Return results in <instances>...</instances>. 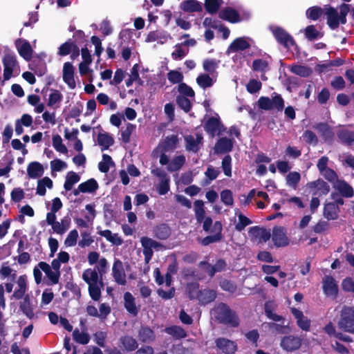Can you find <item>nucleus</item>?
Returning <instances> with one entry per match:
<instances>
[{
    "instance_id": "1",
    "label": "nucleus",
    "mask_w": 354,
    "mask_h": 354,
    "mask_svg": "<svg viewBox=\"0 0 354 354\" xmlns=\"http://www.w3.org/2000/svg\"><path fill=\"white\" fill-rule=\"evenodd\" d=\"M82 279L88 286V293L91 299L99 301L104 287L102 277L95 269L88 268L83 272Z\"/></svg>"
},
{
    "instance_id": "2",
    "label": "nucleus",
    "mask_w": 354,
    "mask_h": 354,
    "mask_svg": "<svg viewBox=\"0 0 354 354\" xmlns=\"http://www.w3.org/2000/svg\"><path fill=\"white\" fill-rule=\"evenodd\" d=\"M178 140L176 136L172 135L165 138L164 140L160 142L158 146L153 150V156L159 157L160 164L165 165L169 162V157L166 153L172 151L176 149Z\"/></svg>"
},
{
    "instance_id": "3",
    "label": "nucleus",
    "mask_w": 354,
    "mask_h": 354,
    "mask_svg": "<svg viewBox=\"0 0 354 354\" xmlns=\"http://www.w3.org/2000/svg\"><path fill=\"white\" fill-rule=\"evenodd\" d=\"M214 313L217 319L221 322L236 327L239 324V320L236 313L224 304H219L214 310Z\"/></svg>"
},
{
    "instance_id": "4",
    "label": "nucleus",
    "mask_w": 354,
    "mask_h": 354,
    "mask_svg": "<svg viewBox=\"0 0 354 354\" xmlns=\"http://www.w3.org/2000/svg\"><path fill=\"white\" fill-rule=\"evenodd\" d=\"M219 17L229 22L238 23L249 19L251 17V13L245 9L240 8L236 10L232 8L227 7L220 12Z\"/></svg>"
},
{
    "instance_id": "5",
    "label": "nucleus",
    "mask_w": 354,
    "mask_h": 354,
    "mask_svg": "<svg viewBox=\"0 0 354 354\" xmlns=\"http://www.w3.org/2000/svg\"><path fill=\"white\" fill-rule=\"evenodd\" d=\"M270 30L276 40L287 49L296 48L295 42L292 37L284 29L277 26H270Z\"/></svg>"
},
{
    "instance_id": "6",
    "label": "nucleus",
    "mask_w": 354,
    "mask_h": 354,
    "mask_svg": "<svg viewBox=\"0 0 354 354\" xmlns=\"http://www.w3.org/2000/svg\"><path fill=\"white\" fill-rule=\"evenodd\" d=\"M339 325L346 331L354 333V308H345L343 310Z\"/></svg>"
},
{
    "instance_id": "7",
    "label": "nucleus",
    "mask_w": 354,
    "mask_h": 354,
    "mask_svg": "<svg viewBox=\"0 0 354 354\" xmlns=\"http://www.w3.org/2000/svg\"><path fill=\"white\" fill-rule=\"evenodd\" d=\"M4 73L3 76L6 80H9L12 75L19 74V69L17 60L15 57L8 55L3 57Z\"/></svg>"
},
{
    "instance_id": "8",
    "label": "nucleus",
    "mask_w": 354,
    "mask_h": 354,
    "mask_svg": "<svg viewBox=\"0 0 354 354\" xmlns=\"http://www.w3.org/2000/svg\"><path fill=\"white\" fill-rule=\"evenodd\" d=\"M248 234L252 241L259 243H266L271 237L269 230L257 226L251 227Z\"/></svg>"
},
{
    "instance_id": "9",
    "label": "nucleus",
    "mask_w": 354,
    "mask_h": 354,
    "mask_svg": "<svg viewBox=\"0 0 354 354\" xmlns=\"http://www.w3.org/2000/svg\"><path fill=\"white\" fill-rule=\"evenodd\" d=\"M140 243L143 248V254L145 256V261L148 263L153 256V249L159 246V243L147 236H143L140 239Z\"/></svg>"
},
{
    "instance_id": "10",
    "label": "nucleus",
    "mask_w": 354,
    "mask_h": 354,
    "mask_svg": "<svg viewBox=\"0 0 354 354\" xmlns=\"http://www.w3.org/2000/svg\"><path fill=\"white\" fill-rule=\"evenodd\" d=\"M216 348L225 354H233L237 350L235 342L224 337H219L215 340Z\"/></svg>"
},
{
    "instance_id": "11",
    "label": "nucleus",
    "mask_w": 354,
    "mask_h": 354,
    "mask_svg": "<svg viewBox=\"0 0 354 354\" xmlns=\"http://www.w3.org/2000/svg\"><path fill=\"white\" fill-rule=\"evenodd\" d=\"M253 41L247 37H239L234 39L227 48V53L238 52L250 48Z\"/></svg>"
},
{
    "instance_id": "12",
    "label": "nucleus",
    "mask_w": 354,
    "mask_h": 354,
    "mask_svg": "<svg viewBox=\"0 0 354 354\" xmlns=\"http://www.w3.org/2000/svg\"><path fill=\"white\" fill-rule=\"evenodd\" d=\"M172 39L171 35L165 30H156L150 32L145 39L147 43L158 41L160 44H165Z\"/></svg>"
},
{
    "instance_id": "13",
    "label": "nucleus",
    "mask_w": 354,
    "mask_h": 354,
    "mask_svg": "<svg viewBox=\"0 0 354 354\" xmlns=\"http://www.w3.org/2000/svg\"><path fill=\"white\" fill-rule=\"evenodd\" d=\"M272 240L275 246L284 247L289 244V239L286 236V230L281 227H276L272 230Z\"/></svg>"
},
{
    "instance_id": "14",
    "label": "nucleus",
    "mask_w": 354,
    "mask_h": 354,
    "mask_svg": "<svg viewBox=\"0 0 354 354\" xmlns=\"http://www.w3.org/2000/svg\"><path fill=\"white\" fill-rule=\"evenodd\" d=\"M112 274L115 281L120 285L126 283V274L122 262L119 259H115L112 267Z\"/></svg>"
},
{
    "instance_id": "15",
    "label": "nucleus",
    "mask_w": 354,
    "mask_h": 354,
    "mask_svg": "<svg viewBox=\"0 0 354 354\" xmlns=\"http://www.w3.org/2000/svg\"><path fill=\"white\" fill-rule=\"evenodd\" d=\"M301 344V339L292 335L284 337L280 343L281 347L287 352H292L299 348Z\"/></svg>"
},
{
    "instance_id": "16",
    "label": "nucleus",
    "mask_w": 354,
    "mask_h": 354,
    "mask_svg": "<svg viewBox=\"0 0 354 354\" xmlns=\"http://www.w3.org/2000/svg\"><path fill=\"white\" fill-rule=\"evenodd\" d=\"M324 15L326 16L328 26L333 30L337 28L341 23L340 16L338 15L337 10L331 7L325 6Z\"/></svg>"
},
{
    "instance_id": "17",
    "label": "nucleus",
    "mask_w": 354,
    "mask_h": 354,
    "mask_svg": "<svg viewBox=\"0 0 354 354\" xmlns=\"http://www.w3.org/2000/svg\"><path fill=\"white\" fill-rule=\"evenodd\" d=\"M306 187L310 189L313 195H325L329 192V186L322 179L308 183Z\"/></svg>"
},
{
    "instance_id": "18",
    "label": "nucleus",
    "mask_w": 354,
    "mask_h": 354,
    "mask_svg": "<svg viewBox=\"0 0 354 354\" xmlns=\"http://www.w3.org/2000/svg\"><path fill=\"white\" fill-rule=\"evenodd\" d=\"M323 290L325 295L328 297L335 298L338 292L337 285L334 279L326 276L322 281Z\"/></svg>"
},
{
    "instance_id": "19",
    "label": "nucleus",
    "mask_w": 354,
    "mask_h": 354,
    "mask_svg": "<svg viewBox=\"0 0 354 354\" xmlns=\"http://www.w3.org/2000/svg\"><path fill=\"white\" fill-rule=\"evenodd\" d=\"M19 54L26 60L28 61L32 58V49L30 43L23 39H19L15 42Z\"/></svg>"
},
{
    "instance_id": "20",
    "label": "nucleus",
    "mask_w": 354,
    "mask_h": 354,
    "mask_svg": "<svg viewBox=\"0 0 354 354\" xmlns=\"http://www.w3.org/2000/svg\"><path fill=\"white\" fill-rule=\"evenodd\" d=\"M63 80L70 88H75L74 67L70 62H66L63 66Z\"/></svg>"
},
{
    "instance_id": "21",
    "label": "nucleus",
    "mask_w": 354,
    "mask_h": 354,
    "mask_svg": "<svg viewBox=\"0 0 354 354\" xmlns=\"http://www.w3.org/2000/svg\"><path fill=\"white\" fill-rule=\"evenodd\" d=\"M38 266L46 274L47 278L50 281L52 284H57L59 282L60 271H56L51 268L50 266L46 262H39Z\"/></svg>"
},
{
    "instance_id": "22",
    "label": "nucleus",
    "mask_w": 354,
    "mask_h": 354,
    "mask_svg": "<svg viewBox=\"0 0 354 354\" xmlns=\"http://www.w3.org/2000/svg\"><path fill=\"white\" fill-rule=\"evenodd\" d=\"M63 98V94L59 90L52 88L47 100V106L57 109L60 107Z\"/></svg>"
},
{
    "instance_id": "23",
    "label": "nucleus",
    "mask_w": 354,
    "mask_h": 354,
    "mask_svg": "<svg viewBox=\"0 0 354 354\" xmlns=\"http://www.w3.org/2000/svg\"><path fill=\"white\" fill-rule=\"evenodd\" d=\"M205 128L209 135L214 136L221 133L223 125L218 118L212 117L207 121Z\"/></svg>"
},
{
    "instance_id": "24",
    "label": "nucleus",
    "mask_w": 354,
    "mask_h": 354,
    "mask_svg": "<svg viewBox=\"0 0 354 354\" xmlns=\"http://www.w3.org/2000/svg\"><path fill=\"white\" fill-rule=\"evenodd\" d=\"M71 223V218L66 216L63 217L60 221H56L51 227L54 233L62 235L70 228Z\"/></svg>"
},
{
    "instance_id": "25",
    "label": "nucleus",
    "mask_w": 354,
    "mask_h": 354,
    "mask_svg": "<svg viewBox=\"0 0 354 354\" xmlns=\"http://www.w3.org/2000/svg\"><path fill=\"white\" fill-rule=\"evenodd\" d=\"M197 84L202 88H209L216 82V76L209 73H200L196 77Z\"/></svg>"
},
{
    "instance_id": "26",
    "label": "nucleus",
    "mask_w": 354,
    "mask_h": 354,
    "mask_svg": "<svg viewBox=\"0 0 354 354\" xmlns=\"http://www.w3.org/2000/svg\"><path fill=\"white\" fill-rule=\"evenodd\" d=\"M17 287L12 295L17 299H21L27 290V277L21 275L17 279Z\"/></svg>"
},
{
    "instance_id": "27",
    "label": "nucleus",
    "mask_w": 354,
    "mask_h": 354,
    "mask_svg": "<svg viewBox=\"0 0 354 354\" xmlns=\"http://www.w3.org/2000/svg\"><path fill=\"white\" fill-rule=\"evenodd\" d=\"M44 167L39 162H31L27 167V174L30 178H39L44 174Z\"/></svg>"
},
{
    "instance_id": "28",
    "label": "nucleus",
    "mask_w": 354,
    "mask_h": 354,
    "mask_svg": "<svg viewBox=\"0 0 354 354\" xmlns=\"http://www.w3.org/2000/svg\"><path fill=\"white\" fill-rule=\"evenodd\" d=\"M292 313L297 319V323L299 327L303 330H309L310 326V319L307 317H305L301 311L296 308H292Z\"/></svg>"
},
{
    "instance_id": "29",
    "label": "nucleus",
    "mask_w": 354,
    "mask_h": 354,
    "mask_svg": "<svg viewBox=\"0 0 354 354\" xmlns=\"http://www.w3.org/2000/svg\"><path fill=\"white\" fill-rule=\"evenodd\" d=\"M32 124V118L29 114H23L20 119H18L15 122V133L17 136H20L23 133L24 129L23 126L29 127Z\"/></svg>"
},
{
    "instance_id": "30",
    "label": "nucleus",
    "mask_w": 354,
    "mask_h": 354,
    "mask_svg": "<svg viewBox=\"0 0 354 354\" xmlns=\"http://www.w3.org/2000/svg\"><path fill=\"white\" fill-rule=\"evenodd\" d=\"M333 187L337 189L343 196L350 198L353 196V189L346 182L342 180H337Z\"/></svg>"
},
{
    "instance_id": "31",
    "label": "nucleus",
    "mask_w": 354,
    "mask_h": 354,
    "mask_svg": "<svg viewBox=\"0 0 354 354\" xmlns=\"http://www.w3.org/2000/svg\"><path fill=\"white\" fill-rule=\"evenodd\" d=\"M222 230V225L221 223L218 221H216L214 223L213 227H212V232L215 233L214 235L212 236H208L204 238L201 243L204 245H207L211 243H214L216 241H218L221 239V232Z\"/></svg>"
},
{
    "instance_id": "32",
    "label": "nucleus",
    "mask_w": 354,
    "mask_h": 354,
    "mask_svg": "<svg viewBox=\"0 0 354 354\" xmlns=\"http://www.w3.org/2000/svg\"><path fill=\"white\" fill-rule=\"evenodd\" d=\"M180 9L187 12L202 10V3L196 0H184L180 3Z\"/></svg>"
},
{
    "instance_id": "33",
    "label": "nucleus",
    "mask_w": 354,
    "mask_h": 354,
    "mask_svg": "<svg viewBox=\"0 0 354 354\" xmlns=\"http://www.w3.org/2000/svg\"><path fill=\"white\" fill-rule=\"evenodd\" d=\"M203 136L201 134L195 136H187L185 138L186 141V148L189 151L196 152L198 150L199 144L201 142Z\"/></svg>"
},
{
    "instance_id": "34",
    "label": "nucleus",
    "mask_w": 354,
    "mask_h": 354,
    "mask_svg": "<svg viewBox=\"0 0 354 354\" xmlns=\"http://www.w3.org/2000/svg\"><path fill=\"white\" fill-rule=\"evenodd\" d=\"M97 142L103 151L112 146L113 145L114 140L110 134L102 131L98 133L97 137Z\"/></svg>"
},
{
    "instance_id": "35",
    "label": "nucleus",
    "mask_w": 354,
    "mask_h": 354,
    "mask_svg": "<svg viewBox=\"0 0 354 354\" xmlns=\"http://www.w3.org/2000/svg\"><path fill=\"white\" fill-rule=\"evenodd\" d=\"M232 146L233 142L232 139L222 138L216 144L214 151L217 153H226L231 151Z\"/></svg>"
},
{
    "instance_id": "36",
    "label": "nucleus",
    "mask_w": 354,
    "mask_h": 354,
    "mask_svg": "<svg viewBox=\"0 0 354 354\" xmlns=\"http://www.w3.org/2000/svg\"><path fill=\"white\" fill-rule=\"evenodd\" d=\"M200 266L203 267L204 270L212 277L216 272L222 271L225 268L226 263L223 260H218L213 266L205 262H201Z\"/></svg>"
},
{
    "instance_id": "37",
    "label": "nucleus",
    "mask_w": 354,
    "mask_h": 354,
    "mask_svg": "<svg viewBox=\"0 0 354 354\" xmlns=\"http://www.w3.org/2000/svg\"><path fill=\"white\" fill-rule=\"evenodd\" d=\"M53 181L48 177H44L37 181L36 194L39 196H44L46 193V189H52Z\"/></svg>"
},
{
    "instance_id": "38",
    "label": "nucleus",
    "mask_w": 354,
    "mask_h": 354,
    "mask_svg": "<svg viewBox=\"0 0 354 354\" xmlns=\"http://www.w3.org/2000/svg\"><path fill=\"white\" fill-rule=\"evenodd\" d=\"M219 64L220 60L218 59L207 58L203 61V68L207 73L214 75Z\"/></svg>"
},
{
    "instance_id": "39",
    "label": "nucleus",
    "mask_w": 354,
    "mask_h": 354,
    "mask_svg": "<svg viewBox=\"0 0 354 354\" xmlns=\"http://www.w3.org/2000/svg\"><path fill=\"white\" fill-rule=\"evenodd\" d=\"M50 167L51 171V175L55 176L57 172L66 170L68 167V165L66 162L59 158H55L50 162Z\"/></svg>"
},
{
    "instance_id": "40",
    "label": "nucleus",
    "mask_w": 354,
    "mask_h": 354,
    "mask_svg": "<svg viewBox=\"0 0 354 354\" xmlns=\"http://www.w3.org/2000/svg\"><path fill=\"white\" fill-rule=\"evenodd\" d=\"M0 277L1 279L14 281L17 279V272L6 264H3L0 268Z\"/></svg>"
},
{
    "instance_id": "41",
    "label": "nucleus",
    "mask_w": 354,
    "mask_h": 354,
    "mask_svg": "<svg viewBox=\"0 0 354 354\" xmlns=\"http://www.w3.org/2000/svg\"><path fill=\"white\" fill-rule=\"evenodd\" d=\"M124 306L127 310L133 315H136L138 313V308L136 306L134 298L129 292H126L124 295Z\"/></svg>"
},
{
    "instance_id": "42",
    "label": "nucleus",
    "mask_w": 354,
    "mask_h": 354,
    "mask_svg": "<svg viewBox=\"0 0 354 354\" xmlns=\"http://www.w3.org/2000/svg\"><path fill=\"white\" fill-rule=\"evenodd\" d=\"M235 214L238 217V221H235V228L236 230L241 232L242 231L246 226L251 224V221L244 216L239 209H235Z\"/></svg>"
},
{
    "instance_id": "43",
    "label": "nucleus",
    "mask_w": 354,
    "mask_h": 354,
    "mask_svg": "<svg viewBox=\"0 0 354 354\" xmlns=\"http://www.w3.org/2000/svg\"><path fill=\"white\" fill-rule=\"evenodd\" d=\"M185 162V157L183 155L174 157L171 161L169 160L167 169L169 171H175L180 169Z\"/></svg>"
},
{
    "instance_id": "44",
    "label": "nucleus",
    "mask_w": 354,
    "mask_h": 354,
    "mask_svg": "<svg viewBox=\"0 0 354 354\" xmlns=\"http://www.w3.org/2000/svg\"><path fill=\"white\" fill-rule=\"evenodd\" d=\"M98 187L97 181L93 179H89L87 181L81 183L78 186L79 190L82 193H91L95 192Z\"/></svg>"
},
{
    "instance_id": "45",
    "label": "nucleus",
    "mask_w": 354,
    "mask_h": 354,
    "mask_svg": "<svg viewBox=\"0 0 354 354\" xmlns=\"http://www.w3.org/2000/svg\"><path fill=\"white\" fill-rule=\"evenodd\" d=\"M20 309L26 315L27 317L31 319L34 317V313L28 295H26L24 297L23 301L20 304Z\"/></svg>"
},
{
    "instance_id": "46",
    "label": "nucleus",
    "mask_w": 354,
    "mask_h": 354,
    "mask_svg": "<svg viewBox=\"0 0 354 354\" xmlns=\"http://www.w3.org/2000/svg\"><path fill=\"white\" fill-rule=\"evenodd\" d=\"M216 294L214 290H205L203 291H201L198 300L203 304H206L214 301L216 298Z\"/></svg>"
},
{
    "instance_id": "47",
    "label": "nucleus",
    "mask_w": 354,
    "mask_h": 354,
    "mask_svg": "<svg viewBox=\"0 0 354 354\" xmlns=\"http://www.w3.org/2000/svg\"><path fill=\"white\" fill-rule=\"evenodd\" d=\"M324 215L328 220H334L337 217V207L335 204L329 203L324 207Z\"/></svg>"
},
{
    "instance_id": "48",
    "label": "nucleus",
    "mask_w": 354,
    "mask_h": 354,
    "mask_svg": "<svg viewBox=\"0 0 354 354\" xmlns=\"http://www.w3.org/2000/svg\"><path fill=\"white\" fill-rule=\"evenodd\" d=\"M80 179V176L75 172H68L66 175V180L64 185V189L66 191L71 190L73 185L79 182Z\"/></svg>"
},
{
    "instance_id": "49",
    "label": "nucleus",
    "mask_w": 354,
    "mask_h": 354,
    "mask_svg": "<svg viewBox=\"0 0 354 354\" xmlns=\"http://www.w3.org/2000/svg\"><path fill=\"white\" fill-rule=\"evenodd\" d=\"M290 71L301 77H308L313 71L310 68L302 65H293L290 66Z\"/></svg>"
},
{
    "instance_id": "50",
    "label": "nucleus",
    "mask_w": 354,
    "mask_h": 354,
    "mask_svg": "<svg viewBox=\"0 0 354 354\" xmlns=\"http://www.w3.org/2000/svg\"><path fill=\"white\" fill-rule=\"evenodd\" d=\"M313 128L315 130H317L319 133H320L326 140L330 139L333 136V132L326 124H317L313 126Z\"/></svg>"
},
{
    "instance_id": "51",
    "label": "nucleus",
    "mask_w": 354,
    "mask_h": 354,
    "mask_svg": "<svg viewBox=\"0 0 354 354\" xmlns=\"http://www.w3.org/2000/svg\"><path fill=\"white\" fill-rule=\"evenodd\" d=\"M301 179V175L297 171H291L286 177V184L288 186L296 189Z\"/></svg>"
},
{
    "instance_id": "52",
    "label": "nucleus",
    "mask_w": 354,
    "mask_h": 354,
    "mask_svg": "<svg viewBox=\"0 0 354 354\" xmlns=\"http://www.w3.org/2000/svg\"><path fill=\"white\" fill-rule=\"evenodd\" d=\"M73 339L78 343L86 344L90 341V336L86 331L75 329L73 333Z\"/></svg>"
},
{
    "instance_id": "53",
    "label": "nucleus",
    "mask_w": 354,
    "mask_h": 354,
    "mask_svg": "<svg viewBox=\"0 0 354 354\" xmlns=\"http://www.w3.org/2000/svg\"><path fill=\"white\" fill-rule=\"evenodd\" d=\"M223 3V0H205V6L209 14L216 13Z\"/></svg>"
},
{
    "instance_id": "54",
    "label": "nucleus",
    "mask_w": 354,
    "mask_h": 354,
    "mask_svg": "<svg viewBox=\"0 0 354 354\" xmlns=\"http://www.w3.org/2000/svg\"><path fill=\"white\" fill-rule=\"evenodd\" d=\"M53 147L59 153L64 154H66L68 153V149L62 143V139L59 135H55L53 137Z\"/></svg>"
},
{
    "instance_id": "55",
    "label": "nucleus",
    "mask_w": 354,
    "mask_h": 354,
    "mask_svg": "<svg viewBox=\"0 0 354 354\" xmlns=\"http://www.w3.org/2000/svg\"><path fill=\"white\" fill-rule=\"evenodd\" d=\"M138 82L139 84H142L138 74V65L135 64L131 70L129 79L126 82L127 86H131L133 82Z\"/></svg>"
},
{
    "instance_id": "56",
    "label": "nucleus",
    "mask_w": 354,
    "mask_h": 354,
    "mask_svg": "<svg viewBox=\"0 0 354 354\" xmlns=\"http://www.w3.org/2000/svg\"><path fill=\"white\" fill-rule=\"evenodd\" d=\"M304 32L308 40H314L322 37L320 32L313 25L307 26Z\"/></svg>"
},
{
    "instance_id": "57",
    "label": "nucleus",
    "mask_w": 354,
    "mask_h": 354,
    "mask_svg": "<svg viewBox=\"0 0 354 354\" xmlns=\"http://www.w3.org/2000/svg\"><path fill=\"white\" fill-rule=\"evenodd\" d=\"M113 165V162L110 156L104 154L102 156V160L98 165L99 170L102 172H107L111 166Z\"/></svg>"
},
{
    "instance_id": "58",
    "label": "nucleus",
    "mask_w": 354,
    "mask_h": 354,
    "mask_svg": "<svg viewBox=\"0 0 354 354\" xmlns=\"http://www.w3.org/2000/svg\"><path fill=\"white\" fill-rule=\"evenodd\" d=\"M79 234L77 230L74 229L69 232L64 240L66 247H73L77 244Z\"/></svg>"
},
{
    "instance_id": "59",
    "label": "nucleus",
    "mask_w": 354,
    "mask_h": 354,
    "mask_svg": "<svg viewBox=\"0 0 354 354\" xmlns=\"http://www.w3.org/2000/svg\"><path fill=\"white\" fill-rule=\"evenodd\" d=\"M203 202L198 200L194 203V212L198 222H202L205 217V210Z\"/></svg>"
},
{
    "instance_id": "60",
    "label": "nucleus",
    "mask_w": 354,
    "mask_h": 354,
    "mask_svg": "<svg viewBox=\"0 0 354 354\" xmlns=\"http://www.w3.org/2000/svg\"><path fill=\"white\" fill-rule=\"evenodd\" d=\"M322 14H324V8L313 6L306 10L307 17L313 20H317Z\"/></svg>"
},
{
    "instance_id": "61",
    "label": "nucleus",
    "mask_w": 354,
    "mask_h": 354,
    "mask_svg": "<svg viewBox=\"0 0 354 354\" xmlns=\"http://www.w3.org/2000/svg\"><path fill=\"white\" fill-rule=\"evenodd\" d=\"M175 50L171 53V57L174 60H180L188 53V50H185L182 48V44H178L174 46Z\"/></svg>"
},
{
    "instance_id": "62",
    "label": "nucleus",
    "mask_w": 354,
    "mask_h": 354,
    "mask_svg": "<svg viewBox=\"0 0 354 354\" xmlns=\"http://www.w3.org/2000/svg\"><path fill=\"white\" fill-rule=\"evenodd\" d=\"M167 78L171 84H178L183 81V75L179 71L172 70L167 73Z\"/></svg>"
},
{
    "instance_id": "63",
    "label": "nucleus",
    "mask_w": 354,
    "mask_h": 354,
    "mask_svg": "<svg viewBox=\"0 0 354 354\" xmlns=\"http://www.w3.org/2000/svg\"><path fill=\"white\" fill-rule=\"evenodd\" d=\"M274 304L272 301H268L265 304V313L269 319L274 321H280L281 317L273 313Z\"/></svg>"
},
{
    "instance_id": "64",
    "label": "nucleus",
    "mask_w": 354,
    "mask_h": 354,
    "mask_svg": "<svg viewBox=\"0 0 354 354\" xmlns=\"http://www.w3.org/2000/svg\"><path fill=\"white\" fill-rule=\"evenodd\" d=\"M139 337L143 342H150L154 339V334L150 328L145 327L140 329Z\"/></svg>"
}]
</instances>
